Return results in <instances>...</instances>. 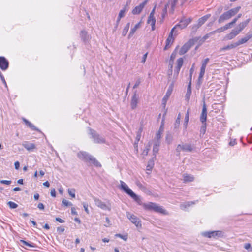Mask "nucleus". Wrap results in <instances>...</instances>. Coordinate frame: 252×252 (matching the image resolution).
<instances>
[{
  "label": "nucleus",
  "mask_w": 252,
  "mask_h": 252,
  "mask_svg": "<svg viewBox=\"0 0 252 252\" xmlns=\"http://www.w3.org/2000/svg\"><path fill=\"white\" fill-rule=\"evenodd\" d=\"M62 203L65 206H69L72 205V204L71 202H70L64 199H63Z\"/></svg>",
  "instance_id": "42"
},
{
  "label": "nucleus",
  "mask_w": 252,
  "mask_h": 252,
  "mask_svg": "<svg viewBox=\"0 0 252 252\" xmlns=\"http://www.w3.org/2000/svg\"><path fill=\"white\" fill-rule=\"evenodd\" d=\"M166 140L168 144H170L172 140V138L171 135L170 134H167Z\"/></svg>",
  "instance_id": "49"
},
{
  "label": "nucleus",
  "mask_w": 252,
  "mask_h": 252,
  "mask_svg": "<svg viewBox=\"0 0 252 252\" xmlns=\"http://www.w3.org/2000/svg\"><path fill=\"white\" fill-rule=\"evenodd\" d=\"M93 199L94 201L95 202V205L97 207L104 210H110V208L108 205H107L105 203L103 202L99 199H97L96 197H94Z\"/></svg>",
  "instance_id": "13"
},
{
  "label": "nucleus",
  "mask_w": 252,
  "mask_h": 252,
  "mask_svg": "<svg viewBox=\"0 0 252 252\" xmlns=\"http://www.w3.org/2000/svg\"><path fill=\"white\" fill-rule=\"evenodd\" d=\"M161 136V133L158 132L156 134V138L157 139V141H159L160 139Z\"/></svg>",
  "instance_id": "62"
},
{
  "label": "nucleus",
  "mask_w": 252,
  "mask_h": 252,
  "mask_svg": "<svg viewBox=\"0 0 252 252\" xmlns=\"http://www.w3.org/2000/svg\"><path fill=\"white\" fill-rule=\"evenodd\" d=\"M8 62L3 57H0V68L2 70H5L8 67Z\"/></svg>",
  "instance_id": "19"
},
{
  "label": "nucleus",
  "mask_w": 252,
  "mask_h": 252,
  "mask_svg": "<svg viewBox=\"0 0 252 252\" xmlns=\"http://www.w3.org/2000/svg\"><path fill=\"white\" fill-rule=\"evenodd\" d=\"M139 98L138 94H137L136 91H135L130 101V106L132 110L135 109L137 107Z\"/></svg>",
  "instance_id": "12"
},
{
  "label": "nucleus",
  "mask_w": 252,
  "mask_h": 252,
  "mask_svg": "<svg viewBox=\"0 0 252 252\" xmlns=\"http://www.w3.org/2000/svg\"><path fill=\"white\" fill-rule=\"evenodd\" d=\"M207 108L205 102L203 103V108L200 115V120L202 123H206L207 119Z\"/></svg>",
  "instance_id": "18"
},
{
  "label": "nucleus",
  "mask_w": 252,
  "mask_h": 252,
  "mask_svg": "<svg viewBox=\"0 0 252 252\" xmlns=\"http://www.w3.org/2000/svg\"><path fill=\"white\" fill-rule=\"evenodd\" d=\"M80 36L84 41L88 40L89 38V36L87 35V32L85 31H82L81 32Z\"/></svg>",
  "instance_id": "33"
},
{
  "label": "nucleus",
  "mask_w": 252,
  "mask_h": 252,
  "mask_svg": "<svg viewBox=\"0 0 252 252\" xmlns=\"http://www.w3.org/2000/svg\"><path fill=\"white\" fill-rule=\"evenodd\" d=\"M180 123V114H179L178 116V117L177 119L176 120L175 123V127H177L179 126Z\"/></svg>",
  "instance_id": "45"
},
{
  "label": "nucleus",
  "mask_w": 252,
  "mask_h": 252,
  "mask_svg": "<svg viewBox=\"0 0 252 252\" xmlns=\"http://www.w3.org/2000/svg\"><path fill=\"white\" fill-rule=\"evenodd\" d=\"M156 6L155 5L153 9H152V11L151 12L149 16H154V15H155V10H156Z\"/></svg>",
  "instance_id": "56"
},
{
  "label": "nucleus",
  "mask_w": 252,
  "mask_h": 252,
  "mask_svg": "<svg viewBox=\"0 0 252 252\" xmlns=\"http://www.w3.org/2000/svg\"><path fill=\"white\" fill-rule=\"evenodd\" d=\"M150 150V147H146L143 151L142 155L143 157L146 156L148 155L149 151Z\"/></svg>",
  "instance_id": "48"
},
{
  "label": "nucleus",
  "mask_w": 252,
  "mask_h": 252,
  "mask_svg": "<svg viewBox=\"0 0 252 252\" xmlns=\"http://www.w3.org/2000/svg\"><path fill=\"white\" fill-rule=\"evenodd\" d=\"M183 181L184 183H188L192 182L194 180V177L191 175L188 174H184L183 176Z\"/></svg>",
  "instance_id": "26"
},
{
  "label": "nucleus",
  "mask_w": 252,
  "mask_h": 252,
  "mask_svg": "<svg viewBox=\"0 0 252 252\" xmlns=\"http://www.w3.org/2000/svg\"><path fill=\"white\" fill-rule=\"evenodd\" d=\"M154 161L153 160H150L148 162V165L147 166V170H150L154 166Z\"/></svg>",
  "instance_id": "40"
},
{
  "label": "nucleus",
  "mask_w": 252,
  "mask_h": 252,
  "mask_svg": "<svg viewBox=\"0 0 252 252\" xmlns=\"http://www.w3.org/2000/svg\"><path fill=\"white\" fill-rule=\"evenodd\" d=\"M189 110H188L187 113L186 114V116H185V118L184 125H185V128H186L187 126L188 123V122H189Z\"/></svg>",
  "instance_id": "37"
},
{
  "label": "nucleus",
  "mask_w": 252,
  "mask_h": 252,
  "mask_svg": "<svg viewBox=\"0 0 252 252\" xmlns=\"http://www.w3.org/2000/svg\"><path fill=\"white\" fill-rule=\"evenodd\" d=\"M175 30V28H173L169 33V35L166 41V45L164 47V49H167L173 43L174 41V38L173 37V32Z\"/></svg>",
  "instance_id": "14"
},
{
  "label": "nucleus",
  "mask_w": 252,
  "mask_h": 252,
  "mask_svg": "<svg viewBox=\"0 0 252 252\" xmlns=\"http://www.w3.org/2000/svg\"><path fill=\"white\" fill-rule=\"evenodd\" d=\"M128 11V3H127L126 5L123 8L122 10H120L118 16L119 18H123L126 11Z\"/></svg>",
  "instance_id": "28"
},
{
  "label": "nucleus",
  "mask_w": 252,
  "mask_h": 252,
  "mask_svg": "<svg viewBox=\"0 0 252 252\" xmlns=\"http://www.w3.org/2000/svg\"><path fill=\"white\" fill-rule=\"evenodd\" d=\"M28 126L32 129H36L35 126L30 122L29 123Z\"/></svg>",
  "instance_id": "63"
},
{
  "label": "nucleus",
  "mask_w": 252,
  "mask_h": 252,
  "mask_svg": "<svg viewBox=\"0 0 252 252\" xmlns=\"http://www.w3.org/2000/svg\"><path fill=\"white\" fill-rule=\"evenodd\" d=\"M147 55H148V53H146L143 55V56L142 57V60L141 61L142 63H145V62L146 60L147 57Z\"/></svg>",
  "instance_id": "59"
},
{
  "label": "nucleus",
  "mask_w": 252,
  "mask_h": 252,
  "mask_svg": "<svg viewBox=\"0 0 252 252\" xmlns=\"http://www.w3.org/2000/svg\"><path fill=\"white\" fill-rule=\"evenodd\" d=\"M225 30L224 29L223 27H220V28L217 29L215 31H213L212 32H211L210 33V34H214V33H217V32L220 33V32H223Z\"/></svg>",
  "instance_id": "39"
},
{
  "label": "nucleus",
  "mask_w": 252,
  "mask_h": 252,
  "mask_svg": "<svg viewBox=\"0 0 252 252\" xmlns=\"http://www.w3.org/2000/svg\"><path fill=\"white\" fill-rule=\"evenodd\" d=\"M38 208L40 210H43L44 209V205L43 203H40L38 204Z\"/></svg>",
  "instance_id": "57"
},
{
  "label": "nucleus",
  "mask_w": 252,
  "mask_h": 252,
  "mask_svg": "<svg viewBox=\"0 0 252 252\" xmlns=\"http://www.w3.org/2000/svg\"><path fill=\"white\" fill-rule=\"evenodd\" d=\"M21 242L23 244H24L26 246H27L29 247H34V246L32 244H29L28 242H27L24 240H21Z\"/></svg>",
  "instance_id": "50"
},
{
  "label": "nucleus",
  "mask_w": 252,
  "mask_h": 252,
  "mask_svg": "<svg viewBox=\"0 0 252 252\" xmlns=\"http://www.w3.org/2000/svg\"><path fill=\"white\" fill-rule=\"evenodd\" d=\"M252 34H251L250 33H247L244 37L241 38V39L238 40L237 42H236L237 46H238L241 44L245 43L251 38H252Z\"/></svg>",
  "instance_id": "21"
},
{
  "label": "nucleus",
  "mask_w": 252,
  "mask_h": 252,
  "mask_svg": "<svg viewBox=\"0 0 252 252\" xmlns=\"http://www.w3.org/2000/svg\"><path fill=\"white\" fill-rule=\"evenodd\" d=\"M8 204L9 206L12 209L16 208L18 206V205L17 204L12 201H9L8 202Z\"/></svg>",
  "instance_id": "41"
},
{
  "label": "nucleus",
  "mask_w": 252,
  "mask_h": 252,
  "mask_svg": "<svg viewBox=\"0 0 252 252\" xmlns=\"http://www.w3.org/2000/svg\"><path fill=\"white\" fill-rule=\"evenodd\" d=\"M232 26V25L231 24L230 22L226 24L224 26H223L224 30H226L231 28Z\"/></svg>",
  "instance_id": "53"
},
{
  "label": "nucleus",
  "mask_w": 252,
  "mask_h": 252,
  "mask_svg": "<svg viewBox=\"0 0 252 252\" xmlns=\"http://www.w3.org/2000/svg\"><path fill=\"white\" fill-rule=\"evenodd\" d=\"M78 158L85 161H91L95 166L100 167V163L92 156L86 152L80 151L77 153Z\"/></svg>",
  "instance_id": "3"
},
{
  "label": "nucleus",
  "mask_w": 252,
  "mask_h": 252,
  "mask_svg": "<svg viewBox=\"0 0 252 252\" xmlns=\"http://www.w3.org/2000/svg\"><path fill=\"white\" fill-rule=\"evenodd\" d=\"M23 146L28 151H32L35 149L36 146L34 144L28 142H24L22 144Z\"/></svg>",
  "instance_id": "22"
},
{
  "label": "nucleus",
  "mask_w": 252,
  "mask_h": 252,
  "mask_svg": "<svg viewBox=\"0 0 252 252\" xmlns=\"http://www.w3.org/2000/svg\"><path fill=\"white\" fill-rule=\"evenodd\" d=\"M237 47V45L236 43L231 44L230 45H228L225 47H223V48H221L220 51H224L225 50H229L235 48Z\"/></svg>",
  "instance_id": "29"
},
{
  "label": "nucleus",
  "mask_w": 252,
  "mask_h": 252,
  "mask_svg": "<svg viewBox=\"0 0 252 252\" xmlns=\"http://www.w3.org/2000/svg\"><path fill=\"white\" fill-rule=\"evenodd\" d=\"M193 45V41L191 40L186 43L180 50L179 53L180 55L185 54Z\"/></svg>",
  "instance_id": "9"
},
{
  "label": "nucleus",
  "mask_w": 252,
  "mask_h": 252,
  "mask_svg": "<svg viewBox=\"0 0 252 252\" xmlns=\"http://www.w3.org/2000/svg\"><path fill=\"white\" fill-rule=\"evenodd\" d=\"M129 27H130V23H127L126 26L124 27V28L123 30V31H122V35L123 36H125L126 35V34H127V33L128 31Z\"/></svg>",
  "instance_id": "34"
},
{
  "label": "nucleus",
  "mask_w": 252,
  "mask_h": 252,
  "mask_svg": "<svg viewBox=\"0 0 252 252\" xmlns=\"http://www.w3.org/2000/svg\"><path fill=\"white\" fill-rule=\"evenodd\" d=\"M51 195L52 196V197H56V190H55V189H51Z\"/></svg>",
  "instance_id": "54"
},
{
  "label": "nucleus",
  "mask_w": 252,
  "mask_h": 252,
  "mask_svg": "<svg viewBox=\"0 0 252 252\" xmlns=\"http://www.w3.org/2000/svg\"><path fill=\"white\" fill-rule=\"evenodd\" d=\"M191 88L190 85L188 86L187 94H186V96L189 99L190 97V94H191Z\"/></svg>",
  "instance_id": "43"
},
{
  "label": "nucleus",
  "mask_w": 252,
  "mask_h": 252,
  "mask_svg": "<svg viewBox=\"0 0 252 252\" xmlns=\"http://www.w3.org/2000/svg\"><path fill=\"white\" fill-rule=\"evenodd\" d=\"M211 16V14H207L200 18L197 24H195L192 26V30L193 31H196L200 27H201Z\"/></svg>",
  "instance_id": "6"
},
{
  "label": "nucleus",
  "mask_w": 252,
  "mask_h": 252,
  "mask_svg": "<svg viewBox=\"0 0 252 252\" xmlns=\"http://www.w3.org/2000/svg\"><path fill=\"white\" fill-rule=\"evenodd\" d=\"M92 138L94 139V142L96 143H102L105 142L104 139L97 134L94 130H90Z\"/></svg>",
  "instance_id": "11"
},
{
  "label": "nucleus",
  "mask_w": 252,
  "mask_h": 252,
  "mask_svg": "<svg viewBox=\"0 0 252 252\" xmlns=\"http://www.w3.org/2000/svg\"><path fill=\"white\" fill-rule=\"evenodd\" d=\"M75 190L74 189H68V194L70 196H71L73 198L75 197Z\"/></svg>",
  "instance_id": "38"
},
{
  "label": "nucleus",
  "mask_w": 252,
  "mask_h": 252,
  "mask_svg": "<svg viewBox=\"0 0 252 252\" xmlns=\"http://www.w3.org/2000/svg\"><path fill=\"white\" fill-rule=\"evenodd\" d=\"M143 208L147 211H155L163 214H166V211L161 206L153 202L142 203L141 199V204Z\"/></svg>",
  "instance_id": "1"
},
{
  "label": "nucleus",
  "mask_w": 252,
  "mask_h": 252,
  "mask_svg": "<svg viewBox=\"0 0 252 252\" xmlns=\"http://www.w3.org/2000/svg\"><path fill=\"white\" fill-rule=\"evenodd\" d=\"M147 23L150 24L152 27V30L154 31L155 30V23H156V18L155 16H149Z\"/></svg>",
  "instance_id": "24"
},
{
  "label": "nucleus",
  "mask_w": 252,
  "mask_h": 252,
  "mask_svg": "<svg viewBox=\"0 0 252 252\" xmlns=\"http://www.w3.org/2000/svg\"><path fill=\"white\" fill-rule=\"evenodd\" d=\"M176 52L175 51L172 53V54L171 55V56H170V65L171 66V67H170L171 68H172L173 61H174V60L175 59V58H176Z\"/></svg>",
  "instance_id": "35"
},
{
  "label": "nucleus",
  "mask_w": 252,
  "mask_h": 252,
  "mask_svg": "<svg viewBox=\"0 0 252 252\" xmlns=\"http://www.w3.org/2000/svg\"><path fill=\"white\" fill-rule=\"evenodd\" d=\"M120 188L126 193L128 194L132 199H133L138 204H141V198L134 193L128 187V186L123 181H120Z\"/></svg>",
  "instance_id": "4"
},
{
  "label": "nucleus",
  "mask_w": 252,
  "mask_h": 252,
  "mask_svg": "<svg viewBox=\"0 0 252 252\" xmlns=\"http://www.w3.org/2000/svg\"><path fill=\"white\" fill-rule=\"evenodd\" d=\"M193 204H194V202L192 201L185 202L181 204L180 208L182 210H185V209L189 207L191 205Z\"/></svg>",
  "instance_id": "31"
},
{
  "label": "nucleus",
  "mask_w": 252,
  "mask_h": 252,
  "mask_svg": "<svg viewBox=\"0 0 252 252\" xmlns=\"http://www.w3.org/2000/svg\"><path fill=\"white\" fill-rule=\"evenodd\" d=\"M0 182L3 184L9 185L11 183V181L10 180H1Z\"/></svg>",
  "instance_id": "52"
},
{
  "label": "nucleus",
  "mask_w": 252,
  "mask_h": 252,
  "mask_svg": "<svg viewBox=\"0 0 252 252\" xmlns=\"http://www.w3.org/2000/svg\"><path fill=\"white\" fill-rule=\"evenodd\" d=\"M202 125L201 127V132L203 133V134L205 133L206 131V123H202Z\"/></svg>",
  "instance_id": "47"
},
{
  "label": "nucleus",
  "mask_w": 252,
  "mask_h": 252,
  "mask_svg": "<svg viewBox=\"0 0 252 252\" xmlns=\"http://www.w3.org/2000/svg\"><path fill=\"white\" fill-rule=\"evenodd\" d=\"M83 207L84 208V210H85V212L87 214H89V211L88 208V204L86 203H83Z\"/></svg>",
  "instance_id": "51"
},
{
  "label": "nucleus",
  "mask_w": 252,
  "mask_h": 252,
  "mask_svg": "<svg viewBox=\"0 0 252 252\" xmlns=\"http://www.w3.org/2000/svg\"><path fill=\"white\" fill-rule=\"evenodd\" d=\"M205 69H206V67L201 66V68H200L199 75V78H198L199 80L202 79V78L203 77L205 72Z\"/></svg>",
  "instance_id": "36"
},
{
  "label": "nucleus",
  "mask_w": 252,
  "mask_h": 252,
  "mask_svg": "<svg viewBox=\"0 0 252 252\" xmlns=\"http://www.w3.org/2000/svg\"><path fill=\"white\" fill-rule=\"evenodd\" d=\"M201 235L209 238H216L223 236V232L221 231H204L201 233Z\"/></svg>",
  "instance_id": "5"
},
{
  "label": "nucleus",
  "mask_w": 252,
  "mask_h": 252,
  "mask_svg": "<svg viewBox=\"0 0 252 252\" xmlns=\"http://www.w3.org/2000/svg\"><path fill=\"white\" fill-rule=\"evenodd\" d=\"M241 9V6L232 8L221 14L218 19V22L221 23L225 21L230 19L231 17L236 15Z\"/></svg>",
  "instance_id": "2"
},
{
  "label": "nucleus",
  "mask_w": 252,
  "mask_h": 252,
  "mask_svg": "<svg viewBox=\"0 0 252 252\" xmlns=\"http://www.w3.org/2000/svg\"><path fill=\"white\" fill-rule=\"evenodd\" d=\"M191 21L192 19L191 18H189L187 19L183 18L180 20V23L177 24L173 28H175V29L177 28H180L181 29H184L186 28L187 25L191 22Z\"/></svg>",
  "instance_id": "10"
},
{
  "label": "nucleus",
  "mask_w": 252,
  "mask_h": 252,
  "mask_svg": "<svg viewBox=\"0 0 252 252\" xmlns=\"http://www.w3.org/2000/svg\"><path fill=\"white\" fill-rule=\"evenodd\" d=\"M57 231L60 233H63L64 231V228L63 226L58 227L57 228Z\"/></svg>",
  "instance_id": "55"
},
{
  "label": "nucleus",
  "mask_w": 252,
  "mask_h": 252,
  "mask_svg": "<svg viewBox=\"0 0 252 252\" xmlns=\"http://www.w3.org/2000/svg\"><path fill=\"white\" fill-rule=\"evenodd\" d=\"M250 21V19L240 23L235 29H234L239 34L247 26Z\"/></svg>",
  "instance_id": "17"
},
{
  "label": "nucleus",
  "mask_w": 252,
  "mask_h": 252,
  "mask_svg": "<svg viewBox=\"0 0 252 252\" xmlns=\"http://www.w3.org/2000/svg\"><path fill=\"white\" fill-rule=\"evenodd\" d=\"M126 214L127 218L132 223L134 224L136 226L139 227L141 226L140 220L136 216L130 213L129 212H126Z\"/></svg>",
  "instance_id": "8"
},
{
  "label": "nucleus",
  "mask_w": 252,
  "mask_h": 252,
  "mask_svg": "<svg viewBox=\"0 0 252 252\" xmlns=\"http://www.w3.org/2000/svg\"><path fill=\"white\" fill-rule=\"evenodd\" d=\"M160 144V141H157L154 145L153 152V154L155 155V156H156V154L158 153V152Z\"/></svg>",
  "instance_id": "30"
},
{
  "label": "nucleus",
  "mask_w": 252,
  "mask_h": 252,
  "mask_svg": "<svg viewBox=\"0 0 252 252\" xmlns=\"http://www.w3.org/2000/svg\"><path fill=\"white\" fill-rule=\"evenodd\" d=\"M140 84V80H138L135 83V84L133 86V88L135 89V88H137L139 85Z\"/></svg>",
  "instance_id": "61"
},
{
  "label": "nucleus",
  "mask_w": 252,
  "mask_h": 252,
  "mask_svg": "<svg viewBox=\"0 0 252 252\" xmlns=\"http://www.w3.org/2000/svg\"><path fill=\"white\" fill-rule=\"evenodd\" d=\"M183 59L182 58H180L177 61V66H176L175 69L174 70V73L175 74H176V76H178L180 70L183 65Z\"/></svg>",
  "instance_id": "20"
},
{
  "label": "nucleus",
  "mask_w": 252,
  "mask_h": 252,
  "mask_svg": "<svg viewBox=\"0 0 252 252\" xmlns=\"http://www.w3.org/2000/svg\"><path fill=\"white\" fill-rule=\"evenodd\" d=\"M251 247V245L250 243H246L244 245V248L246 250H249Z\"/></svg>",
  "instance_id": "60"
},
{
  "label": "nucleus",
  "mask_w": 252,
  "mask_h": 252,
  "mask_svg": "<svg viewBox=\"0 0 252 252\" xmlns=\"http://www.w3.org/2000/svg\"><path fill=\"white\" fill-rule=\"evenodd\" d=\"M14 166L16 169H18L20 167V163L18 161H16L14 163Z\"/></svg>",
  "instance_id": "58"
},
{
  "label": "nucleus",
  "mask_w": 252,
  "mask_h": 252,
  "mask_svg": "<svg viewBox=\"0 0 252 252\" xmlns=\"http://www.w3.org/2000/svg\"><path fill=\"white\" fill-rule=\"evenodd\" d=\"M209 61V58H207L205 59L202 62L201 66H204V67H206V65H207V63H208Z\"/></svg>",
  "instance_id": "46"
},
{
  "label": "nucleus",
  "mask_w": 252,
  "mask_h": 252,
  "mask_svg": "<svg viewBox=\"0 0 252 252\" xmlns=\"http://www.w3.org/2000/svg\"><path fill=\"white\" fill-rule=\"evenodd\" d=\"M148 0H145L144 2H143L142 3H140L139 5L136 6L132 10V13L133 14H139L141 12V11L142 10V9L144 7V6L146 5V4L148 2Z\"/></svg>",
  "instance_id": "16"
},
{
  "label": "nucleus",
  "mask_w": 252,
  "mask_h": 252,
  "mask_svg": "<svg viewBox=\"0 0 252 252\" xmlns=\"http://www.w3.org/2000/svg\"><path fill=\"white\" fill-rule=\"evenodd\" d=\"M140 27V22L136 24L133 28H132L130 30V32L128 34V38H130L131 36H133L134 33L135 32L136 30L139 28Z\"/></svg>",
  "instance_id": "27"
},
{
  "label": "nucleus",
  "mask_w": 252,
  "mask_h": 252,
  "mask_svg": "<svg viewBox=\"0 0 252 252\" xmlns=\"http://www.w3.org/2000/svg\"><path fill=\"white\" fill-rule=\"evenodd\" d=\"M238 32L234 30H233L230 33L227 34L225 37L224 40H231L233 39L236 35H237Z\"/></svg>",
  "instance_id": "25"
},
{
  "label": "nucleus",
  "mask_w": 252,
  "mask_h": 252,
  "mask_svg": "<svg viewBox=\"0 0 252 252\" xmlns=\"http://www.w3.org/2000/svg\"><path fill=\"white\" fill-rule=\"evenodd\" d=\"M193 147L189 144H179L176 148V151L180 153L183 152H191L193 150Z\"/></svg>",
  "instance_id": "7"
},
{
  "label": "nucleus",
  "mask_w": 252,
  "mask_h": 252,
  "mask_svg": "<svg viewBox=\"0 0 252 252\" xmlns=\"http://www.w3.org/2000/svg\"><path fill=\"white\" fill-rule=\"evenodd\" d=\"M142 131V128L140 127L137 132V136L136 137V142H135V143L134 144L135 149L137 153L138 152V142H139V141L140 139Z\"/></svg>",
  "instance_id": "23"
},
{
  "label": "nucleus",
  "mask_w": 252,
  "mask_h": 252,
  "mask_svg": "<svg viewBox=\"0 0 252 252\" xmlns=\"http://www.w3.org/2000/svg\"><path fill=\"white\" fill-rule=\"evenodd\" d=\"M168 4H166L165 5V7L163 8L161 18H160V22L162 23L163 21V19L165 16V15L167 14V8Z\"/></svg>",
  "instance_id": "32"
},
{
  "label": "nucleus",
  "mask_w": 252,
  "mask_h": 252,
  "mask_svg": "<svg viewBox=\"0 0 252 252\" xmlns=\"http://www.w3.org/2000/svg\"><path fill=\"white\" fill-rule=\"evenodd\" d=\"M56 220L60 223H64V220L60 218H56Z\"/></svg>",
  "instance_id": "64"
},
{
  "label": "nucleus",
  "mask_w": 252,
  "mask_h": 252,
  "mask_svg": "<svg viewBox=\"0 0 252 252\" xmlns=\"http://www.w3.org/2000/svg\"><path fill=\"white\" fill-rule=\"evenodd\" d=\"M173 91V86L172 85H171L168 89V90L163 97L162 100V105H163V107H165L166 106V102L169 99L172 92Z\"/></svg>",
  "instance_id": "15"
},
{
  "label": "nucleus",
  "mask_w": 252,
  "mask_h": 252,
  "mask_svg": "<svg viewBox=\"0 0 252 252\" xmlns=\"http://www.w3.org/2000/svg\"><path fill=\"white\" fill-rule=\"evenodd\" d=\"M115 236L116 237L121 238V239H123L125 241H126L127 239V235H123L120 234H117L115 235Z\"/></svg>",
  "instance_id": "44"
}]
</instances>
